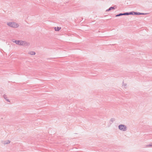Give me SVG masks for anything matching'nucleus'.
Segmentation results:
<instances>
[{
	"instance_id": "6e6552de",
	"label": "nucleus",
	"mask_w": 152,
	"mask_h": 152,
	"mask_svg": "<svg viewBox=\"0 0 152 152\" xmlns=\"http://www.w3.org/2000/svg\"><path fill=\"white\" fill-rule=\"evenodd\" d=\"M61 29V27H55L54 29L56 31H59Z\"/></svg>"
},
{
	"instance_id": "423d86ee",
	"label": "nucleus",
	"mask_w": 152,
	"mask_h": 152,
	"mask_svg": "<svg viewBox=\"0 0 152 152\" xmlns=\"http://www.w3.org/2000/svg\"><path fill=\"white\" fill-rule=\"evenodd\" d=\"M28 54L31 55H34L36 53L34 51H30L28 52Z\"/></svg>"
},
{
	"instance_id": "2eb2a0df",
	"label": "nucleus",
	"mask_w": 152,
	"mask_h": 152,
	"mask_svg": "<svg viewBox=\"0 0 152 152\" xmlns=\"http://www.w3.org/2000/svg\"><path fill=\"white\" fill-rule=\"evenodd\" d=\"M139 14H140V15H145L146 14V13H139Z\"/></svg>"
},
{
	"instance_id": "39448f33",
	"label": "nucleus",
	"mask_w": 152,
	"mask_h": 152,
	"mask_svg": "<svg viewBox=\"0 0 152 152\" xmlns=\"http://www.w3.org/2000/svg\"><path fill=\"white\" fill-rule=\"evenodd\" d=\"M116 8V6H115L113 7H110L108 9H107L106 10V12H107L110 11L113 9H115Z\"/></svg>"
},
{
	"instance_id": "4468645a",
	"label": "nucleus",
	"mask_w": 152,
	"mask_h": 152,
	"mask_svg": "<svg viewBox=\"0 0 152 152\" xmlns=\"http://www.w3.org/2000/svg\"><path fill=\"white\" fill-rule=\"evenodd\" d=\"M134 12H131L129 13V15H133L134 14Z\"/></svg>"
},
{
	"instance_id": "dca6fc26",
	"label": "nucleus",
	"mask_w": 152,
	"mask_h": 152,
	"mask_svg": "<svg viewBox=\"0 0 152 152\" xmlns=\"http://www.w3.org/2000/svg\"><path fill=\"white\" fill-rule=\"evenodd\" d=\"M146 147H150V146H149V145H146Z\"/></svg>"
},
{
	"instance_id": "9d476101",
	"label": "nucleus",
	"mask_w": 152,
	"mask_h": 152,
	"mask_svg": "<svg viewBox=\"0 0 152 152\" xmlns=\"http://www.w3.org/2000/svg\"><path fill=\"white\" fill-rule=\"evenodd\" d=\"M122 86L124 87V88H126V83H123Z\"/></svg>"
},
{
	"instance_id": "7ed1b4c3",
	"label": "nucleus",
	"mask_w": 152,
	"mask_h": 152,
	"mask_svg": "<svg viewBox=\"0 0 152 152\" xmlns=\"http://www.w3.org/2000/svg\"><path fill=\"white\" fill-rule=\"evenodd\" d=\"M118 129L122 131H126L127 130V126L124 124H120L118 126Z\"/></svg>"
},
{
	"instance_id": "1a4fd4ad",
	"label": "nucleus",
	"mask_w": 152,
	"mask_h": 152,
	"mask_svg": "<svg viewBox=\"0 0 152 152\" xmlns=\"http://www.w3.org/2000/svg\"><path fill=\"white\" fill-rule=\"evenodd\" d=\"M115 121V119L114 118H112L110 120V123H112Z\"/></svg>"
},
{
	"instance_id": "9b49d317",
	"label": "nucleus",
	"mask_w": 152,
	"mask_h": 152,
	"mask_svg": "<svg viewBox=\"0 0 152 152\" xmlns=\"http://www.w3.org/2000/svg\"><path fill=\"white\" fill-rule=\"evenodd\" d=\"M123 15H124V13H120L116 15V17H118V16H120Z\"/></svg>"
},
{
	"instance_id": "ddd939ff",
	"label": "nucleus",
	"mask_w": 152,
	"mask_h": 152,
	"mask_svg": "<svg viewBox=\"0 0 152 152\" xmlns=\"http://www.w3.org/2000/svg\"><path fill=\"white\" fill-rule=\"evenodd\" d=\"M129 15V13L126 12L125 13H124V15Z\"/></svg>"
},
{
	"instance_id": "f3484780",
	"label": "nucleus",
	"mask_w": 152,
	"mask_h": 152,
	"mask_svg": "<svg viewBox=\"0 0 152 152\" xmlns=\"http://www.w3.org/2000/svg\"><path fill=\"white\" fill-rule=\"evenodd\" d=\"M149 146H151V147L152 146V143L151 144H150Z\"/></svg>"
},
{
	"instance_id": "f257e3e1",
	"label": "nucleus",
	"mask_w": 152,
	"mask_h": 152,
	"mask_svg": "<svg viewBox=\"0 0 152 152\" xmlns=\"http://www.w3.org/2000/svg\"><path fill=\"white\" fill-rule=\"evenodd\" d=\"M13 42L18 45L22 46L24 47L28 46L30 45L29 42L23 40H15L13 41Z\"/></svg>"
},
{
	"instance_id": "f8f14e48",
	"label": "nucleus",
	"mask_w": 152,
	"mask_h": 152,
	"mask_svg": "<svg viewBox=\"0 0 152 152\" xmlns=\"http://www.w3.org/2000/svg\"><path fill=\"white\" fill-rule=\"evenodd\" d=\"M134 15H140L139 14L140 13V12H133Z\"/></svg>"
},
{
	"instance_id": "0eeeda50",
	"label": "nucleus",
	"mask_w": 152,
	"mask_h": 152,
	"mask_svg": "<svg viewBox=\"0 0 152 152\" xmlns=\"http://www.w3.org/2000/svg\"><path fill=\"white\" fill-rule=\"evenodd\" d=\"M4 99L7 101L9 102L10 101L9 99L7 97L6 95H4Z\"/></svg>"
},
{
	"instance_id": "20e7f679",
	"label": "nucleus",
	"mask_w": 152,
	"mask_h": 152,
	"mask_svg": "<svg viewBox=\"0 0 152 152\" xmlns=\"http://www.w3.org/2000/svg\"><path fill=\"white\" fill-rule=\"evenodd\" d=\"M10 142V141L9 140H6L2 141V143L4 145H6L9 144Z\"/></svg>"
},
{
	"instance_id": "f03ea898",
	"label": "nucleus",
	"mask_w": 152,
	"mask_h": 152,
	"mask_svg": "<svg viewBox=\"0 0 152 152\" xmlns=\"http://www.w3.org/2000/svg\"><path fill=\"white\" fill-rule=\"evenodd\" d=\"M7 25L13 28H17L19 26L18 23L14 22H7Z\"/></svg>"
}]
</instances>
